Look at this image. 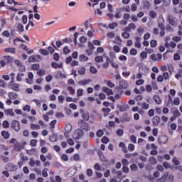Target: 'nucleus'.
Segmentation results:
<instances>
[{"instance_id": "obj_1", "label": "nucleus", "mask_w": 182, "mask_h": 182, "mask_svg": "<svg viewBox=\"0 0 182 182\" xmlns=\"http://www.w3.org/2000/svg\"><path fill=\"white\" fill-rule=\"evenodd\" d=\"M1 60L0 61V65L2 68H4L7 65H10L12 63L14 60V58L10 55H4L1 58Z\"/></svg>"}, {"instance_id": "obj_2", "label": "nucleus", "mask_w": 182, "mask_h": 182, "mask_svg": "<svg viewBox=\"0 0 182 182\" xmlns=\"http://www.w3.org/2000/svg\"><path fill=\"white\" fill-rule=\"evenodd\" d=\"M79 129H82L85 132H89L91 129L90 125L87 122H85L83 119H80L78 122Z\"/></svg>"}, {"instance_id": "obj_3", "label": "nucleus", "mask_w": 182, "mask_h": 182, "mask_svg": "<svg viewBox=\"0 0 182 182\" xmlns=\"http://www.w3.org/2000/svg\"><path fill=\"white\" fill-rule=\"evenodd\" d=\"M11 129L14 130V132H19L20 130L21 129V127L20 126V122L16 119H14L11 122Z\"/></svg>"}, {"instance_id": "obj_4", "label": "nucleus", "mask_w": 182, "mask_h": 182, "mask_svg": "<svg viewBox=\"0 0 182 182\" xmlns=\"http://www.w3.org/2000/svg\"><path fill=\"white\" fill-rule=\"evenodd\" d=\"M80 114H81V117H82V120L85 121V122H88L89 119H90V115L89 114V112L84 111V109H80Z\"/></svg>"}, {"instance_id": "obj_5", "label": "nucleus", "mask_w": 182, "mask_h": 182, "mask_svg": "<svg viewBox=\"0 0 182 182\" xmlns=\"http://www.w3.org/2000/svg\"><path fill=\"white\" fill-rule=\"evenodd\" d=\"M85 132L82 129H77L75 132V139L78 140L79 139L83 137Z\"/></svg>"}, {"instance_id": "obj_6", "label": "nucleus", "mask_w": 182, "mask_h": 182, "mask_svg": "<svg viewBox=\"0 0 182 182\" xmlns=\"http://www.w3.org/2000/svg\"><path fill=\"white\" fill-rule=\"evenodd\" d=\"M18 168V165H16L12 163L7 164L6 169L9 170V171H17Z\"/></svg>"}, {"instance_id": "obj_7", "label": "nucleus", "mask_w": 182, "mask_h": 182, "mask_svg": "<svg viewBox=\"0 0 182 182\" xmlns=\"http://www.w3.org/2000/svg\"><path fill=\"white\" fill-rule=\"evenodd\" d=\"M162 58H163V55H161V53H157V58H156V55L154 53H152L151 55V60L154 62L156 61L160 62Z\"/></svg>"}, {"instance_id": "obj_8", "label": "nucleus", "mask_w": 182, "mask_h": 182, "mask_svg": "<svg viewBox=\"0 0 182 182\" xmlns=\"http://www.w3.org/2000/svg\"><path fill=\"white\" fill-rule=\"evenodd\" d=\"M23 149V146L19 143V142H16L14 144V150L16 151H21V150Z\"/></svg>"}, {"instance_id": "obj_9", "label": "nucleus", "mask_w": 182, "mask_h": 182, "mask_svg": "<svg viewBox=\"0 0 182 182\" xmlns=\"http://www.w3.org/2000/svg\"><path fill=\"white\" fill-rule=\"evenodd\" d=\"M159 144H166L168 141V138H167L166 136H161L159 139Z\"/></svg>"}, {"instance_id": "obj_10", "label": "nucleus", "mask_w": 182, "mask_h": 182, "mask_svg": "<svg viewBox=\"0 0 182 182\" xmlns=\"http://www.w3.org/2000/svg\"><path fill=\"white\" fill-rule=\"evenodd\" d=\"M102 92H105L108 96L113 95V91L112 89H109L107 87H102Z\"/></svg>"}, {"instance_id": "obj_11", "label": "nucleus", "mask_w": 182, "mask_h": 182, "mask_svg": "<svg viewBox=\"0 0 182 182\" xmlns=\"http://www.w3.org/2000/svg\"><path fill=\"white\" fill-rule=\"evenodd\" d=\"M161 122V118L158 116H156L154 117V119H152V124H154V126L157 127L158 124H159Z\"/></svg>"}, {"instance_id": "obj_12", "label": "nucleus", "mask_w": 182, "mask_h": 182, "mask_svg": "<svg viewBox=\"0 0 182 182\" xmlns=\"http://www.w3.org/2000/svg\"><path fill=\"white\" fill-rule=\"evenodd\" d=\"M111 63V59L109 57L106 56V60L105 63H102V68L105 69H107L109 68V65Z\"/></svg>"}, {"instance_id": "obj_13", "label": "nucleus", "mask_w": 182, "mask_h": 182, "mask_svg": "<svg viewBox=\"0 0 182 182\" xmlns=\"http://www.w3.org/2000/svg\"><path fill=\"white\" fill-rule=\"evenodd\" d=\"M8 97H9V99L14 100L18 99V95L16 94L15 92H8Z\"/></svg>"}, {"instance_id": "obj_14", "label": "nucleus", "mask_w": 182, "mask_h": 182, "mask_svg": "<svg viewBox=\"0 0 182 182\" xmlns=\"http://www.w3.org/2000/svg\"><path fill=\"white\" fill-rule=\"evenodd\" d=\"M50 65L54 69H58V68L62 69L63 68V63H57L55 62H52V63H50Z\"/></svg>"}, {"instance_id": "obj_15", "label": "nucleus", "mask_w": 182, "mask_h": 182, "mask_svg": "<svg viewBox=\"0 0 182 182\" xmlns=\"http://www.w3.org/2000/svg\"><path fill=\"white\" fill-rule=\"evenodd\" d=\"M168 176V172L165 173L164 176H162L160 178L157 179V182H165Z\"/></svg>"}, {"instance_id": "obj_16", "label": "nucleus", "mask_w": 182, "mask_h": 182, "mask_svg": "<svg viewBox=\"0 0 182 182\" xmlns=\"http://www.w3.org/2000/svg\"><path fill=\"white\" fill-rule=\"evenodd\" d=\"M4 114H6V115L7 116H11V117L15 116V112H14L13 109H4Z\"/></svg>"}, {"instance_id": "obj_17", "label": "nucleus", "mask_w": 182, "mask_h": 182, "mask_svg": "<svg viewBox=\"0 0 182 182\" xmlns=\"http://www.w3.org/2000/svg\"><path fill=\"white\" fill-rule=\"evenodd\" d=\"M122 11H123V8L116 9V14L114 15V17L117 19L120 18L122 16Z\"/></svg>"}, {"instance_id": "obj_18", "label": "nucleus", "mask_w": 182, "mask_h": 182, "mask_svg": "<svg viewBox=\"0 0 182 182\" xmlns=\"http://www.w3.org/2000/svg\"><path fill=\"white\" fill-rule=\"evenodd\" d=\"M164 19H161V21H160V20H159L158 27L161 30L165 31L166 30V26H164Z\"/></svg>"}, {"instance_id": "obj_19", "label": "nucleus", "mask_w": 182, "mask_h": 182, "mask_svg": "<svg viewBox=\"0 0 182 182\" xmlns=\"http://www.w3.org/2000/svg\"><path fill=\"white\" fill-rule=\"evenodd\" d=\"M4 53H9L11 54H16V48H4Z\"/></svg>"}, {"instance_id": "obj_20", "label": "nucleus", "mask_w": 182, "mask_h": 182, "mask_svg": "<svg viewBox=\"0 0 182 182\" xmlns=\"http://www.w3.org/2000/svg\"><path fill=\"white\" fill-rule=\"evenodd\" d=\"M1 136H3V137L4 138V139H9L10 137V134L7 131H5V130L1 131Z\"/></svg>"}, {"instance_id": "obj_21", "label": "nucleus", "mask_w": 182, "mask_h": 182, "mask_svg": "<svg viewBox=\"0 0 182 182\" xmlns=\"http://www.w3.org/2000/svg\"><path fill=\"white\" fill-rule=\"evenodd\" d=\"M128 86L127 82L124 80H122V81H119V87H121L122 89H127Z\"/></svg>"}, {"instance_id": "obj_22", "label": "nucleus", "mask_w": 182, "mask_h": 182, "mask_svg": "<svg viewBox=\"0 0 182 182\" xmlns=\"http://www.w3.org/2000/svg\"><path fill=\"white\" fill-rule=\"evenodd\" d=\"M79 60H80V62L85 63L88 60V57L85 55L84 54L80 55Z\"/></svg>"}, {"instance_id": "obj_23", "label": "nucleus", "mask_w": 182, "mask_h": 182, "mask_svg": "<svg viewBox=\"0 0 182 182\" xmlns=\"http://www.w3.org/2000/svg\"><path fill=\"white\" fill-rule=\"evenodd\" d=\"M58 139V135H55V134L50 135L49 137V140L52 143L56 142Z\"/></svg>"}, {"instance_id": "obj_24", "label": "nucleus", "mask_w": 182, "mask_h": 182, "mask_svg": "<svg viewBox=\"0 0 182 182\" xmlns=\"http://www.w3.org/2000/svg\"><path fill=\"white\" fill-rule=\"evenodd\" d=\"M92 82L91 79H87L85 80H81L79 82V84L81 85L82 86H85L86 85Z\"/></svg>"}, {"instance_id": "obj_25", "label": "nucleus", "mask_w": 182, "mask_h": 182, "mask_svg": "<svg viewBox=\"0 0 182 182\" xmlns=\"http://www.w3.org/2000/svg\"><path fill=\"white\" fill-rule=\"evenodd\" d=\"M152 99H154L155 103L157 105H160L161 103V100L159 97V95H154Z\"/></svg>"}, {"instance_id": "obj_26", "label": "nucleus", "mask_w": 182, "mask_h": 182, "mask_svg": "<svg viewBox=\"0 0 182 182\" xmlns=\"http://www.w3.org/2000/svg\"><path fill=\"white\" fill-rule=\"evenodd\" d=\"M102 112H103L104 117H107L109 113L111 112V109L109 108H102Z\"/></svg>"}, {"instance_id": "obj_27", "label": "nucleus", "mask_w": 182, "mask_h": 182, "mask_svg": "<svg viewBox=\"0 0 182 182\" xmlns=\"http://www.w3.org/2000/svg\"><path fill=\"white\" fill-rule=\"evenodd\" d=\"M36 59H40V55H33L29 58V62L30 63H35Z\"/></svg>"}, {"instance_id": "obj_28", "label": "nucleus", "mask_w": 182, "mask_h": 182, "mask_svg": "<svg viewBox=\"0 0 182 182\" xmlns=\"http://www.w3.org/2000/svg\"><path fill=\"white\" fill-rule=\"evenodd\" d=\"M72 129H73V127H72V125L70 124H66L65 127H64V129L65 130V132L67 133L71 132Z\"/></svg>"}, {"instance_id": "obj_29", "label": "nucleus", "mask_w": 182, "mask_h": 182, "mask_svg": "<svg viewBox=\"0 0 182 182\" xmlns=\"http://www.w3.org/2000/svg\"><path fill=\"white\" fill-rule=\"evenodd\" d=\"M17 30H18V32H19L20 34H21V33L25 31L24 28H23V26L21 23H18Z\"/></svg>"}, {"instance_id": "obj_30", "label": "nucleus", "mask_w": 182, "mask_h": 182, "mask_svg": "<svg viewBox=\"0 0 182 182\" xmlns=\"http://www.w3.org/2000/svg\"><path fill=\"white\" fill-rule=\"evenodd\" d=\"M95 61L97 63H101L104 62V58H103L102 56H96L95 58Z\"/></svg>"}, {"instance_id": "obj_31", "label": "nucleus", "mask_w": 182, "mask_h": 182, "mask_svg": "<svg viewBox=\"0 0 182 182\" xmlns=\"http://www.w3.org/2000/svg\"><path fill=\"white\" fill-rule=\"evenodd\" d=\"M149 162L151 164V165H156L157 164V161L156 159L154 156H151L149 159Z\"/></svg>"}, {"instance_id": "obj_32", "label": "nucleus", "mask_w": 182, "mask_h": 182, "mask_svg": "<svg viewBox=\"0 0 182 182\" xmlns=\"http://www.w3.org/2000/svg\"><path fill=\"white\" fill-rule=\"evenodd\" d=\"M25 76V74L19 73L17 74V77H16V80L18 82H21L22 81V77Z\"/></svg>"}, {"instance_id": "obj_33", "label": "nucleus", "mask_w": 182, "mask_h": 182, "mask_svg": "<svg viewBox=\"0 0 182 182\" xmlns=\"http://www.w3.org/2000/svg\"><path fill=\"white\" fill-rule=\"evenodd\" d=\"M11 90L16 92L19 91V85L16 83L11 85Z\"/></svg>"}, {"instance_id": "obj_34", "label": "nucleus", "mask_w": 182, "mask_h": 182, "mask_svg": "<svg viewBox=\"0 0 182 182\" xmlns=\"http://www.w3.org/2000/svg\"><path fill=\"white\" fill-rule=\"evenodd\" d=\"M90 73H91L92 74H97V69L95 68V67L94 65H92L91 67H90Z\"/></svg>"}, {"instance_id": "obj_35", "label": "nucleus", "mask_w": 182, "mask_h": 182, "mask_svg": "<svg viewBox=\"0 0 182 182\" xmlns=\"http://www.w3.org/2000/svg\"><path fill=\"white\" fill-rule=\"evenodd\" d=\"M78 74L81 76L84 75L85 74V68L82 67L78 70Z\"/></svg>"}, {"instance_id": "obj_36", "label": "nucleus", "mask_w": 182, "mask_h": 182, "mask_svg": "<svg viewBox=\"0 0 182 182\" xmlns=\"http://www.w3.org/2000/svg\"><path fill=\"white\" fill-rule=\"evenodd\" d=\"M141 60H146L147 58V53L146 51H142L140 54Z\"/></svg>"}, {"instance_id": "obj_37", "label": "nucleus", "mask_w": 182, "mask_h": 182, "mask_svg": "<svg viewBox=\"0 0 182 182\" xmlns=\"http://www.w3.org/2000/svg\"><path fill=\"white\" fill-rule=\"evenodd\" d=\"M168 22L171 24V26H176V18L171 17V18H168Z\"/></svg>"}, {"instance_id": "obj_38", "label": "nucleus", "mask_w": 182, "mask_h": 182, "mask_svg": "<svg viewBox=\"0 0 182 182\" xmlns=\"http://www.w3.org/2000/svg\"><path fill=\"white\" fill-rule=\"evenodd\" d=\"M39 53L43 55H49V51L46 49H40Z\"/></svg>"}, {"instance_id": "obj_39", "label": "nucleus", "mask_w": 182, "mask_h": 182, "mask_svg": "<svg viewBox=\"0 0 182 182\" xmlns=\"http://www.w3.org/2000/svg\"><path fill=\"white\" fill-rule=\"evenodd\" d=\"M149 15L151 16V18H154V19L156 18V17L157 16V14L154 11H151L149 13Z\"/></svg>"}, {"instance_id": "obj_40", "label": "nucleus", "mask_w": 182, "mask_h": 182, "mask_svg": "<svg viewBox=\"0 0 182 182\" xmlns=\"http://www.w3.org/2000/svg\"><path fill=\"white\" fill-rule=\"evenodd\" d=\"M20 156H21V160L23 161V162L29 160L28 156H23V154L22 153L20 154Z\"/></svg>"}, {"instance_id": "obj_41", "label": "nucleus", "mask_w": 182, "mask_h": 182, "mask_svg": "<svg viewBox=\"0 0 182 182\" xmlns=\"http://www.w3.org/2000/svg\"><path fill=\"white\" fill-rule=\"evenodd\" d=\"M117 26H118L117 23H112L108 25V27L109 29H114Z\"/></svg>"}, {"instance_id": "obj_42", "label": "nucleus", "mask_w": 182, "mask_h": 182, "mask_svg": "<svg viewBox=\"0 0 182 182\" xmlns=\"http://www.w3.org/2000/svg\"><path fill=\"white\" fill-rule=\"evenodd\" d=\"M40 68L39 63H34L32 65V70H38Z\"/></svg>"}, {"instance_id": "obj_43", "label": "nucleus", "mask_w": 182, "mask_h": 182, "mask_svg": "<svg viewBox=\"0 0 182 182\" xmlns=\"http://www.w3.org/2000/svg\"><path fill=\"white\" fill-rule=\"evenodd\" d=\"M122 166H127L129 165V161L127 159H122Z\"/></svg>"}, {"instance_id": "obj_44", "label": "nucleus", "mask_w": 182, "mask_h": 182, "mask_svg": "<svg viewBox=\"0 0 182 182\" xmlns=\"http://www.w3.org/2000/svg\"><path fill=\"white\" fill-rule=\"evenodd\" d=\"M31 129L32 130L40 129V125L31 124Z\"/></svg>"}, {"instance_id": "obj_45", "label": "nucleus", "mask_w": 182, "mask_h": 182, "mask_svg": "<svg viewBox=\"0 0 182 182\" xmlns=\"http://www.w3.org/2000/svg\"><path fill=\"white\" fill-rule=\"evenodd\" d=\"M150 45H151V48H156L157 41L156 40H151Z\"/></svg>"}, {"instance_id": "obj_46", "label": "nucleus", "mask_w": 182, "mask_h": 182, "mask_svg": "<svg viewBox=\"0 0 182 182\" xmlns=\"http://www.w3.org/2000/svg\"><path fill=\"white\" fill-rule=\"evenodd\" d=\"M21 21L23 22V24L28 23V16L23 15V17H21Z\"/></svg>"}, {"instance_id": "obj_47", "label": "nucleus", "mask_w": 182, "mask_h": 182, "mask_svg": "<svg viewBox=\"0 0 182 182\" xmlns=\"http://www.w3.org/2000/svg\"><path fill=\"white\" fill-rule=\"evenodd\" d=\"M46 73L45 70H39V71H37V75L39 77H43Z\"/></svg>"}, {"instance_id": "obj_48", "label": "nucleus", "mask_w": 182, "mask_h": 182, "mask_svg": "<svg viewBox=\"0 0 182 182\" xmlns=\"http://www.w3.org/2000/svg\"><path fill=\"white\" fill-rule=\"evenodd\" d=\"M3 127L4 129H8L9 127V122L8 120H4L3 122Z\"/></svg>"}, {"instance_id": "obj_49", "label": "nucleus", "mask_w": 182, "mask_h": 182, "mask_svg": "<svg viewBox=\"0 0 182 182\" xmlns=\"http://www.w3.org/2000/svg\"><path fill=\"white\" fill-rule=\"evenodd\" d=\"M129 168H131V171H138V166L136 164H132L129 166Z\"/></svg>"}, {"instance_id": "obj_50", "label": "nucleus", "mask_w": 182, "mask_h": 182, "mask_svg": "<svg viewBox=\"0 0 182 182\" xmlns=\"http://www.w3.org/2000/svg\"><path fill=\"white\" fill-rule=\"evenodd\" d=\"M103 135H104L103 130L100 129V130L97 131V132H96L97 137H102Z\"/></svg>"}, {"instance_id": "obj_51", "label": "nucleus", "mask_w": 182, "mask_h": 182, "mask_svg": "<svg viewBox=\"0 0 182 182\" xmlns=\"http://www.w3.org/2000/svg\"><path fill=\"white\" fill-rule=\"evenodd\" d=\"M172 163H173V164L175 166H179L180 165V161H178V159H177L176 157H174L173 159H172Z\"/></svg>"}, {"instance_id": "obj_52", "label": "nucleus", "mask_w": 182, "mask_h": 182, "mask_svg": "<svg viewBox=\"0 0 182 182\" xmlns=\"http://www.w3.org/2000/svg\"><path fill=\"white\" fill-rule=\"evenodd\" d=\"M67 91L69 92L70 95H74L75 94V89L72 88V87H67Z\"/></svg>"}, {"instance_id": "obj_53", "label": "nucleus", "mask_w": 182, "mask_h": 182, "mask_svg": "<svg viewBox=\"0 0 182 182\" xmlns=\"http://www.w3.org/2000/svg\"><path fill=\"white\" fill-rule=\"evenodd\" d=\"M141 109H142L147 110L148 109H149V105H148L146 102L142 103V105H141Z\"/></svg>"}, {"instance_id": "obj_54", "label": "nucleus", "mask_w": 182, "mask_h": 182, "mask_svg": "<svg viewBox=\"0 0 182 182\" xmlns=\"http://www.w3.org/2000/svg\"><path fill=\"white\" fill-rule=\"evenodd\" d=\"M1 36H3L4 37L9 38L10 37V33L8 30H6L3 33H1Z\"/></svg>"}, {"instance_id": "obj_55", "label": "nucleus", "mask_w": 182, "mask_h": 182, "mask_svg": "<svg viewBox=\"0 0 182 182\" xmlns=\"http://www.w3.org/2000/svg\"><path fill=\"white\" fill-rule=\"evenodd\" d=\"M134 156H138L137 153H134V154H126L124 157L127 159H130L132 157H133Z\"/></svg>"}, {"instance_id": "obj_56", "label": "nucleus", "mask_w": 182, "mask_h": 182, "mask_svg": "<svg viewBox=\"0 0 182 182\" xmlns=\"http://www.w3.org/2000/svg\"><path fill=\"white\" fill-rule=\"evenodd\" d=\"M37 143H38V141H37V140H36V139H32V140H31V141H30V145H31V146H32V147H36Z\"/></svg>"}, {"instance_id": "obj_57", "label": "nucleus", "mask_w": 182, "mask_h": 182, "mask_svg": "<svg viewBox=\"0 0 182 182\" xmlns=\"http://www.w3.org/2000/svg\"><path fill=\"white\" fill-rule=\"evenodd\" d=\"M122 36L124 37L125 39H128L130 38V34L128 32L122 33Z\"/></svg>"}, {"instance_id": "obj_58", "label": "nucleus", "mask_w": 182, "mask_h": 182, "mask_svg": "<svg viewBox=\"0 0 182 182\" xmlns=\"http://www.w3.org/2000/svg\"><path fill=\"white\" fill-rule=\"evenodd\" d=\"M106 83L107 84V86L110 88H114L115 86V85L111 80H108L107 82H106Z\"/></svg>"}, {"instance_id": "obj_59", "label": "nucleus", "mask_w": 182, "mask_h": 182, "mask_svg": "<svg viewBox=\"0 0 182 182\" xmlns=\"http://www.w3.org/2000/svg\"><path fill=\"white\" fill-rule=\"evenodd\" d=\"M144 83V80L143 79H139V80L136 81V85L141 86Z\"/></svg>"}, {"instance_id": "obj_60", "label": "nucleus", "mask_w": 182, "mask_h": 182, "mask_svg": "<svg viewBox=\"0 0 182 182\" xmlns=\"http://www.w3.org/2000/svg\"><path fill=\"white\" fill-rule=\"evenodd\" d=\"M131 30H135L136 28V26L134 23H129L128 27Z\"/></svg>"}, {"instance_id": "obj_61", "label": "nucleus", "mask_w": 182, "mask_h": 182, "mask_svg": "<svg viewBox=\"0 0 182 182\" xmlns=\"http://www.w3.org/2000/svg\"><path fill=\"white\" fill-rule=\"evenodd\" d=\"M116 134H117V135H118L119 137H121V136H123V134H124V130L122 129H119L117 130V132H116Z\"/></svg>"}, {"instance_id": "obj_62", "label": "nucleus", "mask_w": 182, "mask_h": 182, "mask_svg": "<svg viewBox=\"0 0 182 182\" xmlns=\"http://www.w3.org/2000/svg\"><path fill=\"white\" fill-rule=\"evenodd\" d=\"M135 146L133 144H129L128 146V150L131 152L134 151Z\"/></svg>"}, {"instance_id": "obj_63", "label": "nucleus", "mask_w": 182, "mask_h": 182, "mask_svg": "<svg viewBox=\"0 0 182 182\" xmlns=\"http://www.w3.org/2000/svg\"><path fill=\"white\" fill-rule=\"evenodd\" d=\"M58 101L60 104H63L65 102V97L63 95L58 96Z\"/></svg>"}, {"instance_id": "obj_64", "label": "nucleus", "mask_w": 182, "mask_h": 182, "mask_svg": "<svg viewBox=\"0 0 182 182\" xmlns=\"http://www.w3.org/2000/svg\"><path fill=\"white\" fill-rule=\"evenodd\" d=\"M73 160H75V161H78L79 160H80V156H79L78 154H75V155H73Z\"/></svg>"}]
</instances>
